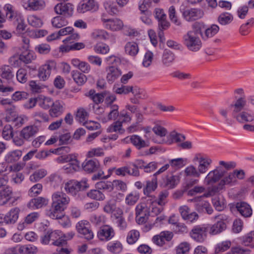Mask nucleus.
<instances>
[{
	"mask_svg": "<svg viewBox=\"0 0 254 254\" xmlns=\"http://www.w3.org/2000/svg\"><path fill=\"white\" fill-rule=\"evenodd\" d=\"M64 104L60 100L54 102L49 110V114L53 118H57L61 116L64 111Z\"/></svg>",
	"mask_w": 254,
	"mask_h": 254,
	"instance_id": "22",
	"label": "nucleus"
},
{
	"mask_svg": "<svg viewBox=\"0 0 254 254\" xmlns=\"http://www.w3.org/2000/svg\"><path fill=\"white\" fill-rule=\"evenodd\" d=\"M139 198V192L137 191H133L127 195L126 203L128 205H133L138 201Z\"/></svg>",
	"mask_w": 254,
	"mask_h": 254,
	"instance_id": "49",
	"label": "nucleus"
},
{
	"mask_svg": "<svg viewBox=\"0 0 254 254\" xmlns=\"http://www.w3.org/2000/svg\"><path fill=\"white\" fill-rule=\"evenodd\" d=\"M100 165L97 159L85 160L82 164L83 169L89 173L98 171L100 169Z\"/></svg>",
	"mask_w": 254,
	"mask_h": 254,
	"instance_id": "19",
	"label": "nucleus"
},
{
	"mask_svg": "<svg viewBox=\"0 0 254 254\" xmlns=\"http://www.w3.org/2000/svg\"><path fill=\"white\" fill-rule=\"evenodd\" d=\"M125 50L126 54L133 57L136 56L139 51L138 45L133 42H127L125 47Z\"/></svg>",
	"mask_w": 254,
	"mask_h": 254,
	"instance_id": "40",
	"label": "nucleus"
},
{
	"mask_svg": "<svg viewBox=\"0 0 254 254\" xmlns=\"http://www.w3.org/2000/svg\"><path fill=\"white\" fill-rule=\"evenodd\" d=\"M139 232L136 230L130 231L127 235V240L129 244H133L139 239Z\"/></svg>",
	"mask_w": 254,
	"mask_h": 254,
	"instance_id": "56",
	"label": "nucleus"
},
{
	"mask_svg": "<svg viewBox=\"0 0 254 254\" xmlns=\"http://www.w3.org/2000/svg\"><path fill=\"white\" fill-rule=\"evenodd\" d=\"M48 203V199L43 197H38L32 199L27 204V207L33 209H38L47 205Z\"/></svg>",
	"mask_w": 254,
	"mask_h": 254,
	"instance_id": "26",
	"label": "nucleus"
},
{
	"mask_svg": "<svg viewBox=\"0 0 254 254\" xmlns=\"http://www.w3.org/2000/svg\"><path fill=\"white\" fill-rule=\"evenodd\" d=\"M173 234L168 231L162 232L159 235L154 236L152 238L153 242L159 246H162L165 241H170L173 238Z\"/></svg>",
	"mask_w": 254,
	"mask_h": 254,
	"instance_id": "20",
	"label": "nucleus"
},
{
	"mask_svg": "<svg viewBox=\"0 0 254 254\" xmlns=\"http://www.w3.org/2000/svg\"><path fill=\"white\" fill-rule=\"evenodd\" d=\"M52 199L51 207L47 210L46 215L52 219H58L59 223L64 228L70 226V221L64 213L69 202V197L63 192L57 191L53 194Z\"/></svg>",
	"mask_w": 254,
	"mask_h": 254,
	"instance_id": "1",
	"label": "nucleus"
},
{
	"mask_svg": "<svg viewBox=\"0 0 254 254\" xmlns=\"http://www.w3.org/2000/svg\"><path fill=\"white\" fill-rule=\"evenodd\" d=\"M103 6L107 12L111 15L115 14L118 11L116 6L111 1H106L104 2Z\"/></svg>",
	"mask_w": 254,
	"mask_h": 254,
	"instance_id": "58",
	"label": "nucleus"
},
{
	"mask_svg": "<svg viewBox=\"0 0 254 254\" xmlns=\"http://www.w3.org/2000/svg\"><path fill=\"white\" fill-rule=\"evenodd\" d=\"M22 152L20 150L8 152L5 156V161L7 163H13L17 161L21 157Z\"/></svg>",
	"mask_w": 254,
	"mask_h": 254,
	"instance_id": "34",
	"label": "nucleus"
},
{
	"mask_svg": "<svg viewBox=\"0 0 254 254\" xmlns=\"http://www.w3.org/2000/svg\"><path fill=\"white\" fill-rule=\"evenodd\" d=\"M115 235V232L113 228L108 225L103 226L97 233L98 237L102 241H109L114 237Z\"/></svg>",
	"mask_w": 254,
	"mask_h": 254,
	"instance_id": "16",
	"label": "nucleus"
},
{
	"mask_svg": "<svg viewBox=\"0 0 254 254\" xmlns=\"http://www.w3.org/2000/svg\"><path fill=\"white\" fill-rule=\"evenodd\" d=\"M247 105V100L245 97H241L235 102L234 104H231L230 106L233 108L232 114L233 117L236 115L245 111V108Z\"/></svg>",
	"mask_w": 254,
	"mask_h": 254,
	"instance_id": "24",
	"label": "nucleus"
},
{
	"mask_svg": "<svg viewBox=\"0 0 254 254\" xmlns=\"http://www.w3.org/2000/svg\"><path fill=\"white\" fill-rule=\"evenodd\" d=\"M39 128L36 126H28L24 127L20 132V136L25 140H29L30 139L35 135L38 132Z\"/></svg>",
	"mask_w": 254,
	"mask_h": 254,
	"instance_id": "21",
	"label": "nucleus"
},
{
	"mask_svg": "<svg viewBox=\"0 0 254 254\" xmlns=\"http://www.w3.org/2000/svg\"><path fill=\"white\" fill-rule=\"evenodd\" d=\"M52 24L53 27L56 28H60L67 24V21L65 18L61 16H57L52 20Z\"/></svg>",
	"mask_w": 254,
	"mask_h": 254,
	"instance_id": "52",
	"label": "nucleus"
},
{
	"mask_svg": "<svg viewBox=\"0 0 254 254\" xmlns=\"http://www.w3.org/2000/svg\"><path fill=\"white\" fill-rule=\"evenodd\" d=\"M179 211L184 220L192 223L198 219L199 216L197 213L190 212V208L187 205L180 206Z\"/></svg>",
	"mask_w": 254,
	"mask_h": 254,
	"instance_id": "14",
	"label": "nucleus"
},
{
	"mask_svg": "<svg viewBox=\"0 0 254 254\" xmlns=\"http://www.w3.org/2000/svg\"><path fill=\"white\" fill-rule=\"evenodd\" d=\"M157 186V177H153L151 180L146 181L143 189L144 194L150 196V194L156 190Z\"/></svg>",
	"mask_w": 254,
	"mask_h": 254,
	"instance_id": "27",
	"label": "nucleus"
},
{
	"mask_svg": "<svg viewBox=\"0 0 254 254\" xmlns=\"http://www.w3.org/2000/svg\"><path fill=\"white\" fill-rule=\"evenodd\" d=\"M194 160L198 162L197 169L200 176L207 172L212 163V160L209 157L202 156L200 154H197L194 158Z\"/></svg>",
	"mask_w": 254,
	"mask_h": 254,
	"instance_id": "12",
	"label": "nucleus"
},
{
	"mask_svg": "<svg viewBox=\"0 0 254 254\" xmlns=\"http://www.w3.org/2000/svg\"><path fill=\"white\" fill-rule=\"evenodd\" d=\"M185 174L187 176L194 178L200 177V175L198 172L197 168L193 165H190L187 167L185 170Z\"/></svg>",
	"mask_w": 254,
	"mask_h": 254,
	"instance_id": "60",
	"label": "nucleus"
},
{
	"mask_svg": "<svg viewBox=\"0 0 254 254\" xmlns=\"http://www.w3.org/2000/svg\"><path fill=\"white\" fill-rule=\"evenodd\" d=\"M225 171L221 167H217L214 170L209 172L204 179V183L206 185H212L218 182L224 176Z\"/></svg>",
	"mask_w": 254,
	"mask_h": 254,
	"instance_id": "10",
	"label": "nucleus"
},
{
	"mask_svg": "<svg viewBox=\"0 0 254 254\" xmlns=\"http://www.w3.org/2000/svg\"><path fill=\"white\" fill-rule=\"evenodd\" d=\"M241 123L252 122L254 120V116L250 111L245 110L233 117Z\"/></svg>",
	"mask_w": 254,
	"mask_h": 254,
	"instance_id": "29",
	"label": "nucleus"
},
{
	"mask_svg": "<svg viewBox=\"0 0 254 254\" xmlns=\"http://www.w3.org/2000/svg\"><path fill=\"white\" fill-rule=\"evenodd\" d=\"M4 10L6 17L16 26V30L18 34H21L25 30L26 25L22 14L15 10L9 4L5 5Z\"/></svg>",
	"mask_w": 254,
	"mask_h": 254,
	"instance_id": "2",
	"label": "nucleus"
},
{
	"mask_svg": "<svg viewBox=\"0 0 254 254\" xmlns=\"http://www.w3.org/2000/svg\"><path fill=\"white\" fill-rule=\"evenodd\" d=\"M57 64L54 61H48L38 69V76L41 80L46 81L49 79L52 70H55Z\"/></svg>",
	"mask_w": 254,
	"mask_h": 254,
	"instance_id": "6",
	"label": "nucleus"
},
{
	"mask_svg": "<svg viewBox=\"0 0 254 254\" xmlns=\"http://www.w3.org/2000/svg\"><path fill=\"white\" fill-rule=\"evenodd\" d=\"M71 74L73 80L78 85H82L87 81L86 75L78 70H72Z\"/></svg>",
	"mask_w": 254,
	"mask_h": 254,
	"instance_id": "35",
	"label": "nucleus"
},
{
	"mask_svg": "<svg viewBox=\"0 0 254 254\" xmlns=\"http://www.w3.org/2000/svg\"><path fill=\"white\" fill-rule=\"evenodd\" d=\"M18 252L21 254H35L37 252V248L31 245L20 246L18 248Z\"/></svg>",
	"mask_w": 254,
	"mask_h": 254,
	"instance_id": "45",
	"label": "nucleus"
},
{
	"mask_svg": "<svg viewBox=\"0 0 254 254\" xmlns=\"http://www.w3.org/2000/svg\"><path fill=\"white\" fill-rule=\"evenodd\" d=\"M203 11L198 8H186L182 11L183 17L188 22H192L202 18Z\"/></svg>",
	"mask_w": 254,
	"mask_h": 254,
	"instance_id": "7",
	"label": "nucleus"
},
{
	"mask_svg": "<svg viewBox=\"0 0 254 254\" xmlns=\"http://www.w3.org/2000/svg\"><path fill=\"white\" fill-rule=\"evenodd\" d=\"M219 30V27L216 24H212L210 27L207 28L204 33H202L201 36L204 40H207L209 38L212 37L216 34Z\"/></svg>",
	"mask_w": 254,
	"mask_h": 254,
	"instance_id": "39",
	"label": "nucleus"
},
{
	"mask_svg": "<svg viewBox=\"0 0 254 254\" xmlns=\"http://www.w3.org/2000/svg\"><path fill=\"white\" fill-rule=\"evenodd\" d=\"M7 183V178L0 177V205L5 204L12 197V190Z\"/></svg>",
	"mask_w": 254,
	"mask_h": 254,
	"instance_id": "5",
	"label": "nucleus"
},
{
	"mask_svg": "<svg viewBox=\"0 0 254 254\" xmlns=\"http://www.w3.org/2000/svg\"><path fill=\"white\" fill-rule=\"evenodd\" d=\"M95 188L101 191L102 190L110 192L114 189V185L110 181H100L96 184Z\"/></svg>",
	"mask_w": 254,
	"mask_h": 254,
	"instance_id": "43",
	"label": "nucleus"
},
{
	"mask_svg": "<svg viewBox=\"0 0 254 254\" xmlns=\"http://www.w3.org/2000/svg\"><path fill=\"white\" fill-rule=\"evenodd\" d=\"M168 195L169 192L166 190L161 191L158 196V199L156 200L155 202H156L160 206L165 205L167 202L166 198L168 196Z\"/></svg>",
	"mask_w": 254,
	"mask_h": 254,
	"instance_id": "61",
	"label": "nucleus"
},
{
	"mask_svg": "<svg viewBox=\"0 0 254 254\" xmlns=\"http://www.w3.org/2000/svg\"><path fill=\"white\" fill-rule=\"evenodd\" d=\"M233 20V15L231 13L227 12L221 13L218 17V22L222 25H225L230 23Z\"/></svg>",
	"mask_w": 254,
	"mask_h": 254,
	"instance_id": "46",
	"label": "nucleus"
},
{
	"mask_svg": "<svg viewBox=\"0 0 254 254\" xmlns=\"http://www.w3.org/2000/svg\"><path fill=\"white\" fill-rule=\"evenodd\" d=\"M16 78L19 82L25 83L28 78L27 70L23 68L19 69L16 73Z\"/></svg>",
	"mask_w": 254,
	"mask_h": 254,
	"instance_id": "59",
	"label": "nucleus"
},
{
	"mask_svg": "<svg viewBox=\"0 0 254 254\" xmlns=\"http://www.w3.org/2000/svg\"><path fill=\"white\" fill-rule=\"evenodd\" d=\"M190 245L187 242H183L179 245L176 249L177 254H187L190 250Z\"/></svg>",
	"mask_w": 254,
	"mask_h": 254,
	"instance_id": "63",
	"label": "nucleus"
},
{
	"mask_svg": "<svg viewBox=\"0 0 254 254\" xmlns=\"http://www.w3.org/2000/svg\"><path fill=\"white\" fill-rule=\"evenodd\" d=\"M32 117L37 122H48L49 121L48 115L41 111L34 112Z\"/></svg>",
	"mask_w": 254,
	"mask_h": 254,
	"instance_id": "48",
	"label": "nucleus"
},
{
	"mask_svg": "<svg viewBox=\"0 0 254 254\" xmlns=\"http://www.w3.org/2000/svg\"><path fill=\"white\" fill-rule=\"evenodd\" d=\"M200 34L201 31L200 28H193L184 35V44L189 50L196 52L200 49L201 42L198 37V35Z\"/></svg>",
	"mask_w": 254,
	"mask_h": 254,
	"instance_id": "3",
	"label": "nucleus"
},
{
	"mask_svg": "<svg viewBox=\"0 0 254 254\" xmlns=\"http://www.w3.org/2000/svg\"><path fill=\"white\" fill-rule=\"evenodd\" d=\"M235 208L240 214L245 218L250 217L252 215V209L247 202L244 201L237 202Z\"/></svg>",
	"mask_w": 254,
	"mask_h": 254,
	"instance_id": "18",
	"label": "nucleus"
},
{
	"mask_svg": "<svg viewBox=\"0 0 254 254\" xmlns=\"http://www.w3.org/2000/svg\"><path fill=\"white\" fill-rule=\"evenodd\" d=\"M101 20L104 26L112 31L119 30L123 27V22L118 18L106 19L102 17Z\"/></svg>",
	"mask_w": 254,
	"mask_h": 254,
	"instance_id": "17",
	"label": "nucleus"
},
{
	"mask_svg": "<svg viewBox=\"0 0 254 254\" xmlns=\"http://www.w3.org/2000/svg\"><path fill=\"white\" fill-rule=\"evenodd\" d=\"M25 4H27L26 9L38 10L43 8L44 2L42 0H29Z\"/></svg>",
	"mask_w": 254,
	"mask_h": 254,
	"instance_id": "36",
	"label": "nucleus"
},
{
	"mask_svg": "<svg viewBox=\"0 0 254 254\" xmlns=\"http://www.w3.org/2000/svg\"><path fill=\"white\" fill-rule=\"evenodd\" d=\"M98 8V4L95 0H82L78 4L77 10L84 13L88 11H97Z\"/></svg>",
	"mask_w": 254,
	"mask_h": 254,
	"instance_id": "13",
	"label": "nucleus"
},
{
	"mask_svg": "<svg viewBox=\"0 0 254 254\" xmlns=\"http://www.w3.org/2000/svg\"><path fill=\"white\" fill-rule=\"evenodd\" d=\"M169 137L172 142L180 143L184 141L186 139V136L181 133H178L175 131H173L169 134Z\"/></svg>",
	"mask_w": 254,
	"mask_h": 254,
	"instance_id": "53",
	"label": "nucleus"
},
{
	"mask_svg": "<svg viewBox=\"0 0 254 254\" xmlns=\"http://www.w3.org/2000/svg\"><path fill=\"white\" fill-rule=\"evenodd\" d=\"M20 212L19 208H12L6 215L3 216L5 223L6 224H14L17 220Z\"/></svg>",
	"mask_w": 254,
	"mask_h": 254,
	"instance_id": "25",
	"label": "nucleus"
},
{
	"mask_svg": "<svg viewBox=\"0 0 254 254\" xmlns=\"http://www.w3.org/2000/svg\"><path fill=\"white\" fill-rule=\"evenodd\" d=\"M169 16L171 21L176 26L181 27L182 23L181 21L178 18L176 14L175 8L174 6H171L168 10Z\"/></svg>",
	"mask_w": 254,
	"mask_h": 254,
	"instance_id": "44",
	"label": "nucleus"
},
{
	"mask_svg": "<svg viewBox=\"0 0 254 254\" xmlns=\"http://www.w3.org/2000/svg\"><path fill=\"white\" fill-rule=\"evenodd\" d=\"M0 76L8 83L12 81L14 76L13 68L10 65H4L0 67Z\"/></svg>",
	"mask_w": 254,
	"mask_h": 254,
	"instance_id": "23",
	"label": "nucleus"
},
{
	"mask_svg": "<svg viewBox=\"0 0 254 254\" xmlns=\"http://www.w3.org/2000/svg\"><path fill=\"white\" fill-rule=\"evenodd\" d=\"M207 230V227L204 225H196L191 229L190 232V235L195 241L202 243L206 238Z\"/></svg>",
	"mask_w": 254,
	"mask_h": 254,
	"instance_id": "8",
	"label": "nucleus"
},
{
	"mask_svg": "<svg viewBox=\"0 0 254 254\" xmlns=\"http://www.w3.org/2000/svg\"><path fill=\"white\" fill-rule=\"evenodd\" d=\"M28 24L32 27L38 28L43 25L42 19L35 15H30L27 18Z\"/></svg>",
	"mask_w": 254,
	"mask_h": 254,
	"instance_id": "51",
	"label": "nucleus"
},
{
	"mask_svg": "<svg viewBox=\"0 0 254 254\" xmlns=\"http://www.w3.org/2000/svg\"><path fill=\"white\" fill-rule=\"evenodd\" d=\"M196 209L198 211L205 210L208 214H212L213 211V208L206 201H199L196 205Z\"/></svg>",
	"mask_w": 254,
	"mask_h": 254,
	"instance_id": "50",
	"label": "nucleus"
},
{
	"mask_svg": "<svg viewBox=\"0 0 254 254\" xmlns=\"http://www.w3.org/2000/svg\"><path fill=\"white\" fill-rule=\"evenodd\" d=\"M107 249L114 254L120 253L123 250V245L120 241H115L110 242L107 246Z\"/></svg>",
	"mask_w": 254,
	"mask_h": 254,
	"instance_id": "38",
	"label": "nucleus"
},
{
	"mask_svg": "<svg viewBox=\"0 0 254 254\" xmlns=\"http://www.w3.org/2000/svg\"><path fill=\"white\" fill-rule=\"evenodd\" d=\"M224 187L226 185H233L237 182L236 177L233 173H230L228 176L224 177L220 181Z\"/></svg>",
	"mask_w": 254,
	"mask_h": 254,
	"instance_id": "62",
	"label": "nucleus"
},
{
	"mask_svg": "<svg viewBox=\"0 0 254 254\" xmlns=\"http://www.w3.org/2000/svg\"><path fill=\"white\" fill-rule=\"evenodd\" d=\"M88 116V113L86 110L80 108L76 112L75 119L80 123H83Z\"/></svg>",
	"mask_w": 254,
	"mask_h": 254,
	"instance_id": "64",
	"label": "nucleus"
},
{
	"mask_svg": "<svg viewBox=\"0 0 254 254\" xmlns=\"http://www.w3.org/2000/svg\"><path fill=\"white\" fill-rule=\"evenodd\" d=\"M163 179L164 186L169 189H173L179 183V177L176 175H167Z\"/></svg>",
	"mask_w": 254,
	"mask_h": 254,
	"instance_id": "33",
	"label": "nucleus"
},
{
	"mask_svg": "<svg viewBox=\"0 0 254 254\" xmlns=\"http://www.w3.org/2000/svg\"><path fill=\"white\" fill-rule=\"evenodd\" d=\"M215 219H219L216 223L212 225L209 230V233L211 235H217L222 232L226 228V224L223 221L225 219V216L222 215L215 216Z\"/></svg>",
	"mask_w": 254,
	"mask_h": 254,
	"instance_id": "15",
	"label": "nucleus"
},
{
	"mask_svg": "<svg viewBox=\"0 0 254 254\" xmlns=\"http://www.w3.org/2000/svg\"><path fill=\"white\" fill-rule=\"evenodd\" d=\"M94 50L98 54L104 55L109 52L110 47L104 43L97 44L94 47Z\"/></svg>",
	"mask_w": 254,
	"mask_h": 254,
	"instance_id": "55",
	"label": "nucleus"
},
{
	"mask_svg": "<svg viewBox=\"0 0 254 254\" xmlns=\"http://www.w3.org/2000/svg\"><path fill=\"white\" fill-rule=\"evenodd\" d=\"M212 202L215 208L219 211H222L226 206V200L223 197L216 196L212 198Z\"/></svg>",
	"mask_w": 254,
	"mask_h": 254,
	"instance_id": "41",
	"label": "nucleus"
},
{
	"mask_svg": "<svg viewBox=\"0 0 254 254\" xmlns=\"http://www.w3.org/2000/svg\"><path fill=\"white\" fill-rule=\"evenodd\" d=\"M175 58L176 56L174 53L170 50L165 49L162 55V63L165 66L168 67L173 64Z\"/></svg>",
	"mask_w": 254,
	"mask_h": 254,
	"instance_id": "28",
	"label": "nucleus"
},
{
	"mask_svg": "<svg viewBox=\"0 0 254 254\" xmlns=\"http://www.w3.org/2000/svg\"><path fill=\"white\" fill-rule=\"evenodd\" d=\"M91 36L93 39L97 41L106 40L109 38V34L106 31L99 29L93 30Z\"/></svg>",
	"mask_w": 254,
	"mask_h": 254,
	"instance_id": "37",
	"label": "nucleus"
},
{
	"mask_svg": "<svg viewBox=\"0 0 254 254\" xmlns=\"http://www.w3.org/2000/svg\"><path fill=\"white\" fill-rule=\"evenodd\" d=\"M103 6L107 12L111 15L115 14L118 11L116 6L111 1H106L104 2Z\"/></svg>",
	"mask_w": 254,
	"mask_h": 254,
	"instance_id": "57",
	"label": "nucleus"
},
{
	"mask_svg": "<svg viewBox=\"0 0 254 254\" xmlns=\"http://www.w3.org/2000/svg\"><path fill=\"white\" fill-rule=\"evenodd\" d=\"M36 55L32 51L27 50H23L19 56V60L25 64L31 63L36 59Z\"/></svg>",
	"mask_w": 254,
	"mask_h": 254,
	"instance_id": "30",
	"label": "nucleus"
},
{
	"mask_svg": "<svg viewBox=\"0 0 254 254\" xmlns=\"http://www.w3.org/2000/svg\"><path fill=\"white\" fill-rule=\"evenodd\" d=\"M107 80L109 82L113 83L121 74V71L115 66H109L107 69Z\"/></svg>",
	"mask_w": 254,
	"mask_h": 254,
	"instance_id": "32",
	"label": "nucleus"
},
{
	"mask_svg": "<svg viewBox=\"0 0 254 254\" xmlns=\"http://www.w3.org/2000/svg\"><path fill=\"white\" fill-rule=\"evenodd\" d=\"M73 5L70 3H59L54 7V11L57 14L64 17H70L73 14Z\"/></svg>",
	"mask_w": 254,
	"mask_h": 254,
	"instance_id": "11",
	"label": "nucleus"
},
{
	"mask_svg": "<svg viewBox=\"0 0 254 254\" xmlns=\"http://www.w3.org/2000/svg\"><path fill=\"white\" fill-rule=\"evenodd\" d=\"M88 186L84 182H77L75 181H70L67 182L64 185V190L65 191L72 195H76L78 191L81 190H84Z\"/></svg>",
	"mask_w": 254,
	"mask_h": 254,
	"instance_id": "9",
	"label": "nucleus"
},
{
	"mask_svg": "<svg viewBox=\"0 0 254 254\" xmlns=\"http://www.w3.org/2000/svg\"><path fill=\"white\" fill-rule=\"evenodd\" d=\"M224 188V187L220 182L217 185H212L208 188L207 193L203 194V196L208 197L215 194Z\"/></svg>",
	"mask_w": 254,
	"mask_h": 254,
	"instance_id": "47",
	"label": "nucleus"
},
{
	"mask_svg": "<svg viewBox=\"0 0 254 254\" xmlns=\"http://www.w3.org/2000/svg\"><path fill=\"white\" fill-rule=\"evenodd\" d=\"M130 140L131 143L138 150L148 147L149 145L148 141H145L137 135L130 136Z\"/></svg>",
	"mask_w": 254,
	"mask_h": 254,
	"instance_id": "31",
	"label": "nucleus"
},
{
	"mask_svg": "<svg viewBox=\"0 0 254 254\" xmlns=\"http://www.w3.org/2000/svg\"><path fill=\"white\" fill-rule=\"evenodd\" d=\"M50 241L52 245L58 247H63L66 245V241L63 239L62 232L58 230H48L41 237L43 244L48 245Z\"/></svg>",
	"mask_w": 254,
	"mask_h": 254,
	"instance_id": "4",
	"label": "nucleus"
},
{
	"mask_svg": "<svg viewBox=\"0 0 254 254\" xmlns=\"http://www.w3.org/2000/svg\"><path fill=\"white\" fill-rule=\"evenodd\" d=\"M88 197L92 199L102 201L105 199V196L100 190L98 189L91 190L87 193Z\"/></svg>",
	"mask_w": 254,
	"mask_h": 254,
	"instance_id": "42",
	"label": "nucleus"
},
{
	"mask_svg": "<svg viewBox=\"0 0 254 254\" xmlns=\"http://www.w3.org/2000/svg\"><path fill=\"white\" fill-rule=\"evenodd\" d=\"M47 175V171L44 169H40L30 175L29 179L32 182H36L43 178Z\"/></svg>",
	"mask_w": 254,
	"mask_h": 254,
	"instance_id": "54",
	"label": "nucleus"
}]
</instances>
